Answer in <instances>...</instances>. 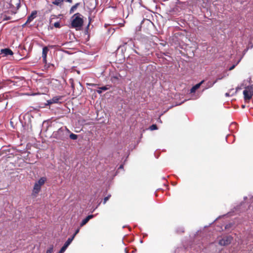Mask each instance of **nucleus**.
Instances as JSON below:
<instances>
[{"label":"nucleus","mask_w":253,"mask_h":253,"mask_svg":"<svg viewBox=\"0 0 253 253\" xmlns=\"http://www.w3.org/2000/svg\"><path fill=\"white\" fill-rule=\"evenodd\" d=\"M70 133V130L66 126H64L60 127L58 130L54 131L52 135L57 139L64 141L68 139Z\"/></svg>","instance_id":"f257e3e1"},{"label":"nucleus","mask_w":253,"mask_h":253,"mask_svg":"<svg viewBox=\"0 0 253 253\" xmlns=\"http://www.w3.org/2000/svg\"><path fill=\"white\" fill-rule=\"evenodd\" d=\"M82 15L79 13H77L74 15L71 26L73 28H76L78 29L81 28L84 23L83 19L81 17Z\"/></svg>","instance_id":"f03ea898"},{"label":"nucleus","mask_w":253,"mask_h":253,"mask_svg":"<svg viewBox=\"0 0 253 253\" xmlns=\"http://www.w3.org/2000/svg\"><path fill=\"white\" fill-rule=\"evenodd\" d=\"M243 94L246 101L250 100L253 96V84L246 87L243 91Z\"/></svg>","instance_id":"7ed1b4c3"},{"label":"nucleus","mask_w":253,"mask_h":253,"mask_svg":"<svg viewBox=\"0 0 253 253\" xmlns=\"http://www.w3.org/2000/svg\"><path fill=\"white\" fill-rule=\"evenodd\" d=\"M233 238L231 236L224 237L219 241V244L221 246H226L231 243Z\"/></svg>","instance_id":"20e7f679"},{"label":"nucleus","mask_w":253,"mask_h":253,"mask_svg":"<svg viewBox=\"0 0 253 253\" xmlns=\"http://www.w3.org/2000/svg\"><path fill=\"white\" fill-rule=\"evenodd\" d=\"M70 83L71 84V87H72V88L73 95H76V96L79 95L81 94V91H82V90L83 89V86L81 85V84H80V85H79V86H80V90H76L75 88V85H74V83H73V80H70Z\"/></svg>","instance_id":"39448f33"},{"label":"nucleus","mask_w":253,"mask_h":253,"mask_svg":"<svg viewBox=\"0 0 253 253\" xmlns=\"http://www.w3.org/2000/svg\"><path fill=\"white\" fill-rule=\"evenodd\" d=\"M62 98V96H56L55 97H53L52 99H49L47 101V104L46 105H51L53 103H58L59 102V101L61 100Z\"/></svg>","instance_id":"423d86ee"},{"label":"nucleus","mask_w":253,"mask_h":253,"mask_svg":"<svg viewBox=\"0 0 253 253\" xmlns=\"http://www.w3.org/2000/svg\"><path fill=\"white\" fill-rule=\"evenodd\" d=\"M95 216V215H93V214H90V215H88V216H87L84 219L82 222L80 223V227H83L84 226V225H85L87 222L88 221L92 219V218H93Z\"/></svg>","instance_id":"0eeeda50"},{"label":"nucleus","mask_w":253,"mask_h":253,"mask_svg":"<svg viewBox=\"0 0 253 253\" xmlns=\"http://www.w3.org/2000/svg\"><path fill=\"white\" fill-rule=\"evenodd\" d=\"M0 54H3V56H6L7 55H12L13 54V52L9 48H4L1 50Z\"/></svg>","instance_id":"6e6552de"},{"label":"nucleus","mask_w":253,"mask_h":253,"mask_svg":"<svg viewBox=\"0 0 253 253\" xmlns=\"http://www.w3.org/2000/svg\"><path fill=\"white\" fill-rule=\"evenodd\" d=\"M37 11H32V13L28 17L27 20L26 21V22L25 23V25L30 23L36 17L37 15Z\"/></svg>","instance_id":"1a4fd4ad"},{"label":"nucleus","mask_w":253,"mask_h":253,"mask_svg":"<svg viewBox=\"0 0 253 253\" xmlns=\"http://www.w3.org/2000/svg\"><path fill=\"white\" fill-rule=\"evenodd\" d=\"M41 187L42 186H39L38 184L35 183L33 190L32 194L36 196L41 191Z\"/></svg>","instance_id":"9d476101"},{"label":"nucleus","mask_w":253,"mask_h":253,"mask_svg":"<svg viewBox=\"0 0 253 253\" xmlns=\"http://www.w3.org/2000/svg\"><path fill=\"white\" fill-rule=\"evenodd\" d=\"M244 202H243L242 204H251L253 202V197L251 196H249V197H245L244 198Z\"/></svg>","instance_id":"9b49d317"},{"label":"nucleus","mask_w":253,"mask_h":253,"mask_svg":"<svg viewBox=\"0 0 253 253\" xmlns=\"http://www.w3.org/2000/svg\"><path fill=\"white\" fill-rule=\"evenodd\" d=\"M204 80H202L201 82L193 86L190 89V93H195L196 90L200 87V86L204 83Z\"/></svg>","instance_id":"f8f14e48"},{"label":"nucleus","mask_w":253,"mask_h":253,"mask_svg":"<svg viewBox=\"0 0 253 253\" xmlns=\"http://www.w3.org/2000/svg\"><path fill=\"white\" fill-rule=\"evenodd\" d=\"M73 241V238H69L66 241L63 246L61 248L64 251H66L68 246L70 245Z\"/></svg>","instance_id":"ddd939ff"},{"label":"nucleus","mask_w":253,"mask_h":253,"mask_svg":"<svg viewBox=\"0 0 253 253\" xmlns=\"http://www.w3.org/2000/svg\"><path fill=\"white\" fill-rule=\"evenodd\" d=\"M47 179L45 177H42L39 179V180L36 182L37 184H38L39 186H42L43 185L45 181H46Z\"/></svg>","instance_id":"4468645a"},{"label":"nucleus","mask_w":253,"mask_h":253,"mask_svg":"<svg viewBox=\"0 0 253 253\" xmlns=\"http://www.w3.org/2000/svg\"><path fill=\"white\" fill-rule=\"evenodd\" d=\"M48 48L47 46H44L42 48V57L44 58L47 57V54L48 51Z\"/></svg>","instance_id":"2eb2a0df"},{"label":"nucleus","mask_w":253,"mask_h":253,"mask_svg":"<svg viewBox=\"0 0 253 253\" xmlns=\"http://www.w3.org/2000/svg\"><path fill=\"white\" fill-rule=\"evenodd\" d=\"M9 11H8L7 13H4L2 14V17H3V20H8L11 19V17L10 16L7 15V14H9Z\"/></svg>","instance_id":"dca6fc26"},{"label":"nucleus","mask_w":253,"mask_h":253,"mask_svg":"<svg viewBox=\"0 0 253 253\" xmlns=\"http://www.w3.org/2000/svg\"><path fill=\"white\" fill-rule=\"evenodd\" d=\"M63 2V0H55L54 1H52V3L53 4L55 5H61Z\"/></svg>","instance_id":"f3484780"},{"label":"nucleus","mask_w":253,"mask_h":253,"mask_svg":"<svg viewBox=\"0 0 253 253\" xmlns=\"http://www.w3.org/2000/svg\"><path fill=\"white\" fill-rule=\"evenodd\" d=\"M108 89V87L107 86H102L101 87H99L98 90H97V92L99 94H100L102 93V91H105L107 90Z\"/></svg>","instance_id":"a211bd4d"},{"label":"nucleus","mask_w":253,"mask_h":253,"mask_svg":"<svg viewBox=\"0 0 253 253\" xmlns=\"http://www.w3.org/2000/svg\"><path fill=\"white\" fill-rule=\"evenodd\" d=\"M79 5V3H76L74 5H73L70 10V13H73L77 8L78 5Z\"/></svg>","instance_id":"6ab92c4d"},{"label":"nucleus","mask_w":253,"mask_h":253,"mask_svg":"<svg viewBox=\"0 0 253 253\" xmlns=\"http://www.w3.org/2000/svg\"><path fill=\"white\" fill-rule=\"evenodd\" d=\"M69 137L72 140H76L78 138V135L70 132Z\"/></svg>","instance_id":"aec40b11"},{"label":"nucleus","mask_w":253,"mask_h":253,"mask_svg":"<svg viewBox=\"0 0 253 253\" xmlns=\"http://www.w3.org/2000/svg\"><path fill=\"white\" fill-rule=\"evenodd\" d=\"M223 76H218L217 79L213 83H210V85H209V87L212 86L218 80H221L222 79H223Z\"/></svg>","instance_id":"412c9836"},{"label":"nucleus","mask_w":253,"mask_h":253,"mask_svg":"<svg viewBox=\"0 0 253 253\" xmlns=\"http://www.w3.org/2000/svg\"><path fill=\"white\" fill-rule=\"evenodd\" d=\"M184 228L183 227H179L176 229V232L177 233H183V232H184Z\"/></svg>","instance_id":"4be33fe9"},{"label":"nucleus","mask_w":253,"mask_h":253,"mask_svg":"<svg viewBox=\"0 0 253 253\" xmlns=\"http://www.w3.org/2000/svg\"><path fill=\"white\" fill-rule=\"evenodd\" d=\"M53 251V246H51L47 250L46 253H52Z\"/></svg>","instance_id":"5701e85b"},{"label":"nucleus","mask_w":253,"mask_h":253,"mask_svg":"<svg viewBox=\"0 0 253 253\" xmlns=\"http://www.w3.org/2000/svg\"><path fill=\"white\" fill-rule=\"evenodd\" d=\"M150 129L151 130H154L157 129L158 127L156 125L154 124L150 126Z\"/></svg>","instance_id":"b1692460"},{"label":"nucleus","mask_w":253,"mask_h":253,"mask_svg":"<svg viewBox=\"0 0 253 253\" xmlns=\"http://www.w3.org/2000/svg\"><path fill=\"white\" fill-rule=\"evenodd\" d=\"M79 231H80V228H78V229H76L74 234L73 235V236L71 238H73V240L74 239L75 237L76 236V235L79 232Z\"/></svg>","instance_id":"393cba45"},{"label":"nucleus","mask_w":253,"mask_h":253,"mask_svg":"<svg viewBox=\"0 0 253 253\" xmlns=\"http://www.w3.org/2000/svg\"><path fill=\"white\" fill-rule=\"evenodd\" d=\"M89 23L88 24L87 26H86L85 30V32L86 33H88V28H89V25H90V22H91V18H90V17H89Z\"/></svg>","instance_id":"a878e982"},{"label":"nucleus","mask_w":253,"mask_h":253,"mask_svg":"<svg viewBox=\"0 0 253 253\" xmlns=\"http://www.w3.org/2000/svg\"><path fill=\"white\" fill-rule=\"evenodd\" d=\"M110 196H108L107 197H106L104 198V199H103V204H105V203H106V202L108 200V199H109Z\"/></svg>","instance_id":"bb28decb"},{"label":"nucleus","mask_w":253,"mask_h":253,"mask_svg":"<svg viewBox=\"0 0 253 253\" xmlns=\"http://www.w3.org/2000/svg\"><path fill=\"white\" fill-rule=\"evenodd\" d=\"M54 26L55 28H60V23H59V22H55V23L54 24Z\"/></svg>","instance_id":"cd10ccee"},{"label":"nucleus","mask_w":253,"mask_h":253,"mask_svg":"<svg viewBox=\"0 0 253 253\" xmlns=\"http://www.w3.org/2000/svg\"><path fill=\"white\" fill-rule=\"evenodd\" d=\"M230 227H231V224L230 223L226 225L225 227V229H229Z\"/></svg>","instance_id":"c85d7f7f"},{"label":"nucleus","mask_w":253,"mask_h":253,"mask_svg":"<svg viewBox=\"0 0 253 253\" xmlns=\"http://www.w3.org/2000/svg\"><path fill=\"white\" fill-rule=\"evenodd\" d=\"M235 65H233L231 67L229 68V70L231 71L233 70L235 68Z\"/></svg>","instance_id":"c756f323"},{"label":"nucleus","mask_w":253,"mask_h":253,"mask_svg":"<svg viewBox=\"0 0 253 253\" xmlns=\"http://www.w3.org/2000/svg\"><path fill=\"white\" fill-rule=\"evenodd\" d=\"M43 62L45 64L46 63V57L42 58Z\"/></svg>","instance_id":"7c9ffc66"},{"label":"nucleus","mask_w":253,"mask_h":253,"mask_svg":"<svg viewBox=\"0 0 253 253\" xmlns=\"http://www.w3.org/2000/svg\"><path fill=\"white\" fill-rule=\"evenodd\" d=\"M65 251H64L62 248H61V249L60 250V251H59V252L58 253H64Z\"/></svg>","instance_id":"2f4dec72"},{"label":"nucleus","mask_w":253,"mask_h":253,"mask_svg":"<svg viewBox=\"0 0 253 253\" xmlns=\"http://www.w3.org/2000/svg\"><path fill=\"white\" fill-rule=\"evenodd\" d=\"M66 1L69 2V3H72V0H66Z\"/></svg>","instance_id":"473e14b6"},{"label":"nucleus","mask_w":253,"mask_h":253,"mask_svg":"<svg viewBox=\"0 0 253 253\" xmlns=\"http://www.w3.org/2000/svg\"><path fill=\"white\" fill-rule=\"evenodd\" d=\"M116 79V80H118V77H115V76H114V77H112V79Z\"/></svg>","instance_id":"72a5a7b5"},{"label":"nucleus","mask_w":253,"mask_h":253,"mask_svg":"<svg viewBox=\"0 0 253 253\" xmlns=\"http://www.w3.org/2000/svg\"><path fill=\"white\" fill-rule=\"evenodd\" d=\"M225 95H226V96H229V93H226Z\"/></svg>","instance_id":"f704fd0d"},{"label":"nucleus","mask_w":253,"mask_h":253,"mask_svg":"<svg viewBox=\"0 0 253 253\" xmlns=\"http://www.w3.org/2000/svg\"><path fill=\"white\" fill-rule=\"evenodd\" d=\"M146 21H147V22H148L149 23H151V22L150 20H147Z\"/></svg>","instance_id":"c9c22d12"},{"label":"nucleus","mask_w":253,"mask_h":253,"mask_svg":"<svg viewBox=\"0 0 253 253\" xmlns=\"http://www.w3.org/2000/svg\"><path fill=\"white\" fill-rule=\"evenodd\" d=\"M125 253H128V251L126 249H125Z\"/></svg>","instance_id":"e433bc0d"},{"label":"nucleus","mask_w":253,"mask_h":253,"mask_svg":"<svg viewBox=\"0 0 253 253\" xmlns=\"http://www.w3.org/2000/svg\"><path fill=\"white\" fill-rule=\"evenodd\" d=\"M11 13H12V14H15L16 12H11Z\"/></svg>","instance_id":"4c0bfd02"},{"label":"nucleus","mask_w":253,"mask_h":253,"mask_svg":"<svg viewBox=\"0 0 253 253\" xmlns=\"http://www.w3.org/2000/svg\"><path fill=\"white\" fill-rule=\"evenodd\" d=\"M19 5H20V3L19 2V3H18V6H17V7H19Z\"/></svg>","instance_id":"58836bf2"},{"label":"nucleus","mask_w":253,"mask_h":253,"mask_svg":"<svg viewBox=\"0 0 253 253\" xmlns=\"http://www.w3.org/2000/svg\"><path fill=\"white\" fill-rule=\"evenodd\" d=\"M96 85V84H92V85H93V86H95Z\"/></svg>","instance_id":"ea45409f"},{"label":"nucleus","mask_w":253,"mask_h":253,"mask_svg":"<svg viewBox=\"0 0 253 253\" xmlns=\"http://www.w3.org/2000/svg\"><path fill=\"white\" fill-rule=\"evenodd\" d=\"M242 107L244 108L245 107L244 105H242Z\"/></svg>","instance_id":"a19ab883"}]
</instances>
